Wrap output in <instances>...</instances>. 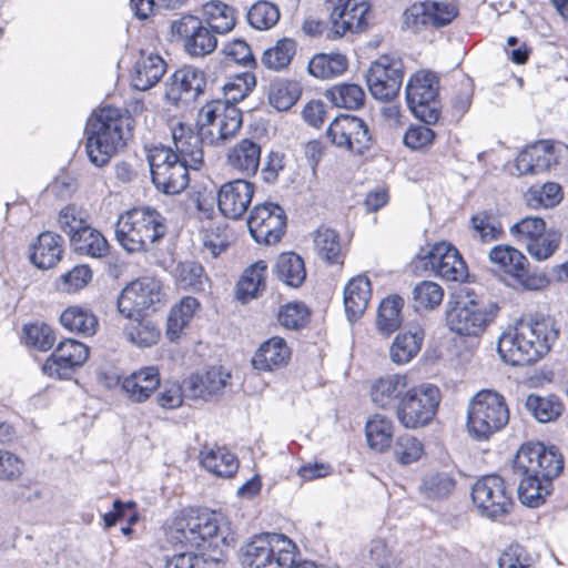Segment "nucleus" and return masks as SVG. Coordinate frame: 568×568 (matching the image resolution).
I'll list each match as a JSON object with an SVG mask.
<instances>
[{"instance_id": "obj_1", "label": "nucleus", "mask_w": 568, "mask_h": 568, "mask_svg": "<svg viewBox=\"0 0 568 568\" xmlns=\"http://www.w3.org/2000/svg\"><path fill=\"white\" fill-rule=\"evenodd\" d=\"M562 468V456L555 447L547 448L541 443L524 444L513 463L520 501L529 507L542 504Z\"/></svg>"}, {"instance_id": "obj_2", "label": "nucleus", "mask_w": 568, "mask_h": 568, "mask_svg": "<svg viewBox=\"0 0 568 568\" xmlns=\"http://www.w3.org/2000/svg\"><path fill=\"white\" fill-rule=\"evenodd\" d=\"M559 326L551 316L518 321L497 344L501 359L511 366H525L544 357L558 339Z\"/></svg>"}, {"instance_id": "obj_3", "label": "nucleus", "mask_w": 568, "mask_h": 568, "mask_svg": "<svg viewBox=\"0 0 568 568\" xmlns=\"http://www.w3.org/2000/svg\"><path fill=\"white\" fill-rule=\"evenodd\" d=\"M174 546L191 549L219 548L234 541L230 523L220 514L189 509L175 517L169 530Z\"/></svg>"}, {"instance_id": "obj_4", "label": "nucleus", "mask_w": 568, "mask_h": 568, "mask_svg": "<svg viewBox=\"0 0 568 568\" xmlns=\"http://www.w3.org/2000/svg\"><path fill=\"white\" fill-rule=\"evenodd\" d=\"M85 136V150L90 162L102 168L125 146L126 140L131 136L130 118L116 108H102L88 120Z\"/></svg>"}, {"instance_id": "obj_5", "label": "nucleus", "mask_w": 568, "mask_h": 568, "mask_svg": "<svg viewBox=\"0 0 568 568\" xmlns=\"http://www.w3.org/2000/svg\"><path fill=\"white\" fill-rule=\"evenodd\" d=\"M165 233V219L150 206L134 207L125 212L115 225V239L129 253L146 252Z\"/></svg>"}, {"instance_id": "obj_6", "label": "nucleus", "mask_w": 568, "mask_h": 568, "mask_svg": "<svg viewBox=\"0 0 568 568\" xmlns=\"http://www.w3.org/2000/svg\"><path fill=\"white\" fill-rule=\"evenodd\" d=\"M498 312L495 303L477 298L469 292L459 295L456 301H448L446 305V323L448 328L468 337L480 336L494 321Z\"/></svg>"}, {"instance_id": "obj_7", "label": "nucleus", "mask_w": 568, "mask_h": 568, "mask_svg": "<svg viewBox=\"0 0 568 568\" xmlns=\"http://www.w3.org/2000/svg\"><path fill=\"white\" fill-rule=\"evenodd\" d=\"M296 545L285 535L265 532L253 536L239 551L244 568H281L292 562Z\"/></svg>"}, {"instance_id": "obj_8", "label": "nucleus", "mask_w": 568, "mask_h": 568, "mask_svg": "<svg viewBox=\"0 0 568 568\" xmlns=\"http://www.w3.org/2000/svg\"><path fill=\"white\" fill-rule=\"evenodd\" d=\"M242 112L229 101L213 100L205 103L197 116V125L204 143L221 146L231 141L241 130Z\"/></svg>"}, {"instance_id": "obj_9", "label": "nucleus", "mask_w": 568, "mask_h": 568, "mask_svg": "<svg viewBox=\"0 0 568 568\" xmlns=\"http://www.w3.org/2000/svg\"><path fill=\"white\" fill-rule=\"evenodd\" d=\"M509 419L505 398L493 390L477 393L468 406L467 429L478 440L488 439L504 428Z\"/></svg>"}, {"instance_id": "obj_10", "label": "nucleus", "mask_w": 568, "mask_h": 568, "mask_svg": "<svg viewBox=\"0 0 568 568\" xmlns=\"http://www.w3.org/2000/svg\"><path fill=\"white\" fill-rule=\"evenodd\" d=\"M148 161L152 182L164 194L175 195L190 182L189 164L180 160L171 146L156 145L149 151Z\"/></svg>"}, {"instance_id": "obj_11", "label": "nucleus", "mask_w": 568, "mask_h": 568, "mask_svg": "<svg viewBox=\"0 0 568 568\" xmlns=\"http://www.w3.org/2000/svg\"><path fill=\"white\" fill-rule=\"evenodd\" d=\"M440 403V390L432 384L408 389L396 405V418L406 429H417L432 423Z\"/></svg>"}, {"instance_id": "obj_12", "label": "nucleus", "mask_w": 568, "mask_h": 568, "mask_svg": "<svg viewBox=\"0 0 568 568\" xmlns=\"http://www.w3.org/2000/svg\"><path fill=\"white\" fill-rule=\"evenodd\" d=\"M438 78L429 71H419L408 80L405 93L413 114L427 125L435 124L440 114Z\"/></svg>"}, {"instance_id": "obj_13", "label": "nucleus", "mask_w": 568, "mask_h": 568, "mask_svg": "<svg viewBox=\"0 0 568 568\" xmlns=\"http://www.w3.org/2000/svg\"><path fill=\"white\" fill-rule=\"evenodd\" d=\"M372 6L366 0H336L331 9L326 38L336 39L347 32L359 33L368 28Z\"/></svg>"}, {"instance_id": "obj_14", "label": "nucleus", "mask_w": 568, "mask_h": 568, "mask_svg": "<svg viewBox=\"0 0 568 568\" xmlns=\"http://www.w3.org/2000/svg\"><path fill=\"white\" fill-rule=\"evenodd\" d=\"M403 79V62L388 55H383L374 61L366 73L369 93L373 98L381 101H390L396 98Z\"/></svg>"}, {"instance_id": "obj_15", "label": "nucleus", "mask_w": 568, "mask_h": 568, "mask_svg": "<svg viewBox=\"0 0 568 568\" xmlns=\"http://www.w3.org/2000/svg\"><path fill=\"white\" fill-rule=\"evenodd\" d=\"M471 498L478 510L489 518L507 514L513 506L511 493L498 475H487L478 479L473 486Z\"/></svg>"}, {"instance_id": "obj_16", "label": "nucleus", "mask_w": 568, "mask_h": 568, "mask_svg": "<svg viewBox=\"0 0 568 568\" xmlns=\"http://www.w3.org/2000/svg\"><path fill=\"white\" fill-rule=\"evenodd\" d=\"M247 227L256 243L271 245L281 241L286 230V214L276 203L255 205L250 213Z\"/></svg>"}, {"instance_id": "obj_17", "label": "nucleus", "mask_w": 568, "mask_h": 568, "mask_svg": "<svg viewBox=\"0 0 568 568\" xmlns=\"http://www.w3.org/2000/svg\"><path fill=\"white\" fill-rule=\"evenodd\" d=\"M331 142L355 154H363L373 145L368 125L359 118L343 114L336 116L326 131Z\"/></svg>"}, {"instance_id": "obj_18", "label": "nucleus", "mask_w": 568, "mask_h": 568, "mask_svg": "<svg viewBox=\"0 0 568 568\" xmlns=\"http://www.w3.org/2000/svg\"><path fill=\"white\" fill-rule=\"evenodd\" d=\"M89 357V348L75 339L61 342L43 364V372L51 377L69 379Z\"/></svg>"}, {"instance_id": "obj_19", "label": "nucleus", "mask_w": 568, "mask_h": 568, "mask_svg": "<svg viewBox=\"0 0 568 568\" xmlns=\"http://www.w3.org/2000/svg\"><path fill=\"white\" fill-rule=\"evenodd\" d=\"M172 32L184 38L185 50L194 57L206 55L217 45L215 32L193 16H185L174 21Z\"/></svg>"}, {"instance_id": "obj_20", "label": "nucleus", "mask_w": 568, "mask_h": 568, "mask_svg": "<svg viewBox=\"0 0 568 568\" xmlns=\"http://www.w3.org/2000/svg\"><path fill=\"white\" fill-rule=\"evenodd\" d=\"M422 250L418 257L427 260L426 266L447 281H463L467 276V266L459 252L450 244L445 242L435 244L427 250L425 254Z\"/></svg>"}, {"instance_id": "obj_21", "label": "nucleus", "mask_w": 568, "mask_h": 568, "mask_svg": "<svg viewBox=\"0 0 568 568\" xmlns=\"http://www.w3.org/2000/svg\"><path fill=\"white\" fill-rule=\"evenodd\" d=\"M254 190V184L246 179L225 182L216 197L220 212L231 220L241 219L252 202Z\"/></svg>"}, {"instance_id": "obj_22", "label": "nucleus", "mask_w": 568, "mask_h": 568, "mask_svg": "<svg viewBox=\"0 0 568 568\" xmlns=\"http://www.w3.org/2000/svg\"><path fill=\"white\" fill-rule=\"evenodd\" d=\"M231 375L221 367H211L205 372L191 374L183 382L186 396L207 400L222 394Z\"/></svg>"}, {"instance_id": "obj_23", "label": "nucleus", "mask_w": 568, "mask_h": 568, "mask_svg": "<svg viewBox=\"0 0 568 568\" xmlns=\"http://www.w3.org/2000/svg\"><path fill=\"white\" fill-rule=\"evenodd\" d=\"M558 163L555 146L542 140L523 150L515 160L519 174H538L550 170Z\"/></svg>"}, {"instance_id": "obj_24", "label": "nucleus", "mask_w": 568, "mask_h": 568, "mask_svg": "<svg viewBox=\"0 0 568 568\" xmlns=\"http://www.w3.org/2000/svg\"><path fill=\"white\" fill-rule=\"evenodd\" d=\"M262 148L256 141L245 138L227 150L226 164L235 173L248 179L257 173Z\"/></svg>"}, {"instance_id": "obj_25", "label": "nucleus", "mask_w": 568, "mask_h": 568, "mask_svg": "<svg viewBox=\"0 0 568 568\" xmlns=\"http://www.w3.org/2000/svg\"><path fill=\"white\" fill-rule=\"evenodd\" d=\"M172 139L173 152L179 155L180 160L193 169H199L203 163V145H206L201 130L194 132L190 126L179 123L172 129Z\"/></svg>"}, {"instance_id": "obj_26", "label": "nucleus", "mask_w": 568, "mask_h": 568, "mask_svg": "<svg viewBox=\"0 0 568 568\" xmlns=\"http://www.w3.org/2000/svg\"><path fill=\"white\" fill-rule=\"evenodd\" d=\"M204 87L203 71L194 67H183L171 75L166 97L173 101L195 99Z\"/></svg>"}, {"instance_id": "obj_27", "label": "nucleus", "mask_w": 568, "mask_h": 568, "mask_svg": "<svg viewBox=\"0 0 568 568\" xmlns=\"http://www.w3.org/2000/svg\"><path fill=\"white\" fill-rule=\"evenodd\" d=\"M409 389L408 377L403 374H390L377 378L371 386L372 402L383 408H395Z\"/></svg>"}, {"instance_id": "obj_28", "label": "nucleus", "mask_w": 568, "mask_h": 568, "mask_svg": "<svg viewBox=\"0 0 568 568\" xmlns=\"http://www.w3.org/2000/svg\"><path fill=\"white\" fill-rule=\"evenodd\" d=\"M158 387H160V374L159 369L154 366L143 367L133 372L121 383V388L125 396L135 403L146 400Z\"/></svg>"}, {"instance_id": "obj_29", "label": "nucleus", "mask_w": 568, "mask_h": 568, "mask_svg": "<svg viewBox=\"0 0 568 568\" xmlns=\"http://www.w3.org/2000/svg\"><path fill=\"white\" fill-rule=\"evenodd\" d=\"M166 71L165 61L156 53L141 51L132 75V85L140 91L154 87Z\"/></svg>"}, {"instance_id": "obj_30", "label": "nucleus", "mask_w": 568, "mask_h": 568, "mask_svg": "<svg viewBox=\"0 0 568 568\" xmlns=\"http://www.w3.org/2000/svg\"><path fill=\"white\" fill-rule=\"evenodd\" d=\"M63 239L57 233L45 231L38 235L31 247L30 260L38 268L53 267L62 256Z\"/></svg>"}, {"instance_id": "obj_31", "label": "nucleus", "mask_w": 568, "mask_h": 568, "mask_svg": "<svg viewBox=\"0 0 568 568\" xmlns=\"http://www.w3.org/2000/svg\"><path fill=\"white\" fill-rule=\"evenodd\" d=\"M372 295V284L367 276L353 277L344 288V306L348 321L354 322L365 312Z\"/></svg>"}, {"instance_id": "obj_32", "label": "nucleus", "mask_w": 568, "mask_h": 568, "mask_svg": "<svg viewBox=\"0 0 568 568\" xmlns=\"http://www.w3.org/2000/svg\"><path fill=\"white\" fill-rule=\"evenodd\" d=\"M291 349L284 338L274 336L264 342L252 358V365L258 371H273L287 364Z\"/></svg>"}, {"instance_id": "obj_33", "label": "nucleus", "mask_w": 568, "mask_h": 568, "mask_svg": "<svg viewBox=\"0 0 568 568\" xmlns=\"http://www.w3.org/2000/svg\"><path fill=\"white\" fill-rule=\"evenodd\" d=\"M200 458L202 466L219 477L230 478L239 469L236 456L225 447L203 449Z\"/></svg>"}, {"instance_id": "obj_34", "label": "nucleus", "mask_w": 568, "mask_h": 568, "mask_svg": "<svg viewBox=\"0 0 568 568\" xmlns=\"http://www.w3.org/2000/svg\"><path fill=\"white\" fill-rule=\"evenodd\" d=\"M61 325L83 336H92L99 326L98 318L93 312L82 306H69L60 315Z\"/></svg>"}, {"instance_id": "obj_35", "label": "nucleus", "mask_w": 568, "mask_h": 568, "mask_svg": "<svg viewBox=\"0 0 568 568\" xmlns=\"http://www.w3.org/2000/svg\"><path fill=\"white\" fill-rule=\"evenodd\" d=\"M393 433V420L383 414H374L365 425L367 444L372 449L379 453L390 447Z\"/></svg>"}, {"instance_id": "obj_36", "label": "nucleus", "mask_w": 568, "mask_h": 568, "mask_svg": "<svg viewBox=\"0 0 568 568\" xmlns=\"http://www.w3.org/2000/svg\"><path fill=\"white\" fill-rule=\"evenodd\" d=\"M266 268L264 261H257L244 271L236 284V298L239 301L247 303L264 290Z\"/></svg>"}, {"instance_id": "obj_37", "label": "nucleus", "mask_w": 568, "mask_h": 568, "mask_svg": "<svg viewBox=\"0 0 568 568\" xmlns=\"http://www.w3.org/2000/svg\"><path fill=\"white\" fill-rule=\"evenodd\" d=\"M314 250L317 255L329 264L343 263L339 234L326 226H320L313 234Z\"/></svg>"}, {"instance_id": "obj_38", "label": "nucleus", "mask_w": 568, "mask_h": 568, "mask_svg": "<svg viewBox=\"0 0 568 568\" xmlns=\"http://www.w3.org/2000/svg\"><path fill=\"white\" fill-rule=\"evenodd\" d=\"M134 293L135 305L140 311H155L156 305L161 304L164 297L161 282L153 277H142L130 283Z\"/></svg>"}, {"instance_id": "obj_39", "label": "nucleus", "mask_w": 568, "mask_h": 568, "mask_svg": "<svg viewBox=\"0 0 568 568\" xmlns=\"http://www.w3.org/2000/svg\"><path fill=\"white\" fill-rule=\"evenodd\" d=\"M172 274L181 288L195 293L203 292L209 282L204 267L194 261L178 263Z\"/></svg>"}, {"instance_id": "obj_40", "label": "nucleus", "mask_w": 568, "mask_h": 568, "mask_svg": "<svg viewBox=\"0 0 568 568\" xmlns=\"http://www.w3.org/2000/svg\"><path fill=\"white\" fill-rule=\"evenodd\" d=\"M74 251L91 257L101 258L109 254V243L91 223L70 241Z\"/></svg>"}, {"instance_id": "obj_41", "label": "nucleus", "mask_w": 568, "mask_h": 568, "mask_svg": "<svg viewBox=\"0 0 568 568\" xmlns=\"http://www.w3.org/2000/svg\"><path fill=\"white\" fill-rule=\"evenodd\" d=\"M525 407L539 423L552 422L564 410L562 403L552 394L547 396L530 394L525 400Z\"/></svg>"}, {"instance_id": "obj_42", "label": "nucleus", "mask_w": 568, "mask_h": 568, "mask_svg": "<svg viewBox=\"0 0 568 568\" xmlns=\"http://www.w3.org/2000/svg\"><path fill=\"white\" fill-rule=\"evenodd\" d=\"M275 270L278 280L291 287H298L306 277L303 258L293 252L282 253L276 260Z\"/></svg>"}, {"instance_id": "obj_43", "label": "nucleus", "mask_w": 568, "mask_h": 568, "mask_svg": "<svg viewBox=\"0 0 568 568\" xmlns=\"http://www.w3.org/2000/svg\"><path fill=\"white\" fill-rule=\"evenodd\" d=\"M199 306L200 303L195 297L186 296L172 307L166 321V335L171 341L181 336Z\"/></svg>"}, {"instance_id": "obj_44", "label": "nucleus", "mask_w": 568, "mask_h": 568, "mask_svg": "<svg viewBox=\"0 0 568 568\" xmlns=\"http://www.w3.org/2000/svg\"><path fill=\"white\" fill-rule=\"evenodd\" d=\"M203 16L207 26L215 32L224 34L235 26L234 8L221 1H211L203 6Z\"/></svg>"}, {"instance_id": "obj_45", "label": "nucleus", "mask_w": 568, "mask_h": 568, "mask_svg": "<svg viewBox=\"0 0 568 568\" xmlns=\"http://www.w3.org/2000/svg\"><path fill=\"white\" fill-rule=\"evenodd\" d=\"M308 72L318 79L341 75L347 69V59L341 53H318L308 62Z\"/></svg>"}, {"instance_id": "obj_46", "label": "nucleus", "mask_w": 568, "mask_h": 568, "mask_svg": "<svg viewBox=\"0 0 568 568\" xmlns=\"http://www.w3.org/2000/svg\"><path fill=\"white\" fill-rule=\"evenodd\" d=\"M489 260L515 277L524 275V266L528 263L520 251L508 245L494 246L489 252Z\"/></svg>"}, {"instance_id": "obj_47", "label": "nucleus", "mask_w": 568, "mask_h": 568, "mask_svg": "<svg viewBox=\"0 0 568 568\" xmlns=\"http://www.w3.org/2000/svg\"><path fill=\"white\" fill-rule=\"evenodd\" d=\"M424 339L422 331L398 334L389 349L390 358L396 364H406L417 355Z\"/></svg>"}, {"instance_id": "obj_48", "label": "nucleus", "mask_w": 568, "mask_h": 568, "mask_svg": "<svg viewBox=\"0 0 568 568\" xmlns=\"http://www.w3.org/2000/svg\"><path fill=\"white\" fill-rule=\"evenodd\" d=\"M325 97L337 108L356 110L364 104L365 92L354 83H342L327 89Z\"/></svg>"}, {"instance_id": "obj_49", "label": "nucleus", "mask_w": 568, "mask_h": 568, "mask_svg": "<svg viewBox=\"0 0 568 568\" xmlns=\"http://www.w3.org/2000/svg\"><path fill=\"white\" fill-rule=\"evenodd\" d=\"M90 224V214L85 209L77 204H68L62 207L58 215L60 230L71 241Z\"/></svg>"}, {"instance_id": "obj_50", "label": "nucleus", "mask_w": 568, "mask_h": 568, "mask_svg": "<svg viewBox=\"0 0 568 568\" xmlns=\"http://www.w3.org/2000/svg\"><path fill=\"white\" fill-rule=\"evenodd\" d=\"M296 53V43L293 39H280L274 47L268 48L262 55V63L270 70L286 69Z\"/></svg>"}, {"instance_id": "obj_51", "label": "nucleus", "mask_w": 568, "mask_h": 568, "mask_svg": "<svg viewBox=\"0 0 568 568\" xmlns=\"http://www.w3.org/2000/svg\"><path fill=\"white\" fill-rule=\"evenodd\" d=\"M126 338L139 347H151L160 338L159 327L148 318H134L124 328Z\"/></svg>"}, {"instance_id": "obj_52", "label": "nucleus", "mask_w": 568, "mask_h": 568, "mask_svg": "<svg viewBox=\"0 0 568 568\" xmlns=\"http://www.w3.org/2000/svg\"><path fill=\"white\" fill-rule=\"evenodd\" d=\"M403 305V298L397 295L382 301L376 320L378 331L385 335H389L400 326V311Z\"/></svg>"}, {"instance_id": "obj_53", "label": "nucleus", "mask_w": 568, "mask_h": 568, "mask_svg": "<svg viewBox=\"0 0 568 568\" xmlns=\"http://www.w3.org/2000/svg\"><path fill=\"white\" fill-rule=\"evenodd\" d=\"M470 224L473 237L481 243H490L503 235L500 222L494 214L487 211L474 214L470 219Z\"/></svg>"}, {"instance_id": "obj_54", "label": "nucleus", "mask_w": 568, "mask_h": 568, "mask_svg": "<svg viewBox=\"0 0 568 568\" xmlns=\"http://www.w3.org/2000/svg\"><path fill=\"white\" fill-rule=\"evenodd\" d=\"M443 298L444 290L435 282L422 281L413 288V306L417 312L435 310Z\"/></svg>"}, {"instance_id": "obj_55", "label": "nucleus", "mask_w": 568, "mask_h": 568, "mask_svg": "<svg viewBox=\"0 0 568 568\" xmlns=\"http://www.w3.org/2000/svg\"><path fill=\"white\" fill-rule=\"evenodd\" d=\"M455 478L446 471L426 475L420 484V493L427 499H442L448 497L455 489Z\"/></svg>"}, {"instance_id": "obj_56", "label": "nucleus", "mask_w": 568, "mask_h": 568, "mask_svg": "<svg viewBox=\"0 0 568 568\" xmlns=\"http://www.w3.org/2000/svg\"><path fill=\"white\" fill-rule=\"evenodd\" d=\"M280 18L278 6L266 0L255 2L247 12V21L256 30L272 29L277 24Z\"/></svg>"}, {"instance_id": "obj_57", "label": "nucleus", "mask_w": 568, "mask_h": 568, "mask_svg": "<svg viewBox=\"0 0 568 568\" xmlns=\"http://www.w3.org/2000/svg\"><path fill=\"white\" fill-rule=\"evenodd\" d=\"M301 97L297 83L277 81L270 85L268 101L278 111H286L293 106Z\"/></svg>"}, {"instance_id": "obj_58", "label": "nucleus", "mask_w": 568, "mask_h": 568, "mask_svg": "<svg viewBox=\"0 0 568 568\" xmlns=\"http://www.w3.org/2000/svg\"><path fill=\"white\" fill-rule=\"evenodd\" d=\"M561 199V186L555 182L545 183L540 187H530L527 193V203L534 209L554 207Z\"/></svg>"}, {"instance_id": "obj_59", "label": "nucleus", "mask_w": 568, "mask_h": 568, "mask_svg": "<svg viewBox=\"0 0 568 568\" xmlns=\"http://www.w3.org/2000/svg\"><path fill=\"white\" fill-rule=\"evenodd\" d=\"M256 85L255 75L251 72H243L234 75L223 85L225 99L235 105L236 102L243 100Z\"/></svg>"}, {"instance_id": "obj_60", "label": "nucleus", "mask_w": 568, "mask_h": 568, "mask_svg": "<svg viewBox=\"0 0 568 568\" xmlns=\"http://www.w3.org/2000/svg\"><path fill=\"white\" fill-rule=\"evenodd\" d=\"M424 453L423 443L410 434L399 435L394 445V455L398 463L409 465L418 460Z\"/></svg>"}, {"instance_id": "obj_61", "label": "nucleus", "mask_w": 568, "mask_h": 568, "mask_svg": "<svg viewBox=\"0 0 568 568\" xmlns=\"http://www.w3.org/2000/svg\"><path fill=\"white\" fill-rule=\"evenodd\" d=\"M546 230V223L542 219L536 216H527L510 226V234L517 242L525 244L527 247Z\"/></svg>"}, {"instance_id": "obj_62", "label": "nucleus", "mask_w": 568, "mask_h": 568, "mask_svg": "<svg viewBox=\"0 0 568 568\" xmlns=\"http://www.w3.org/2000/svg\"><path fill=\"white\" fill-rule=\"evenodd\" d=\"M561 235L555 230H545L526 247L530 256L538 261L550 257L559 246Z\"/></svg>"}, {"instance_id": "obj_63", "label": "nucleus", "mask_w": 568, "mask_h": 568, "mask_svg": "<svg viewBox=\"0 0 568 568\" xmlns=\"http://www.w3.org/2000/svg\"><path fill=\"white\" fill-rule=\"evenodd\" d=\"M23 333L26 343L40 351L50 349L55 342L53 329L44 323L24 325Z\"/></svg>"}, {"instance_id": "obj_64", "label": "nucleus", "mask_w": 568, "mask_h": 568, "mask_svg": "<svg viewBox=\"0 0 568 568\" xmlns=\"http://www.w3.org/2000/svg\"><path fill=\"white\" fill-rule=\"evenodd\" d=\"M499 568H535L528 550L519 544L508 546L498 559Z\"/></svg>"}]
</instances>
